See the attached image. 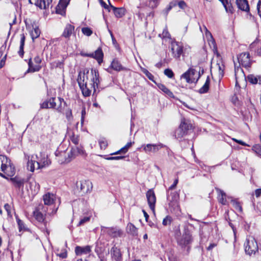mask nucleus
<instances>
[{"mask_svg":"<svg viewBox=\"0 0 261 261\" xmlns=\"http://www.w3.org/2000/svg\"><path fill=\"white\" fill-rule=\"evenodd\" d=\"M125 157L124 156H116L109 157L107 159L108 160H119L121 159H123Z\"/></svg>","mask_w":261,"mask_h":261,"instance_id":"nucleus-53","label":"nucleus"},{"mask_svg":"<svg viewBox=\"0 0 261 261\" xmlns=\"http://www.w3.org/2000/svg\"><path fill=\"white\" fill-rule=\"evenodd\" d=\"M177 5L182 10L185 9L187 7V4L184 1L178 2Z\"/></svg>","mask_w":261,"mask_h":261,"instance_id":"nucleus-52","label":"nucleus"},{"mask_svg":"<svg viewBox=\"0 0 261 261\" xmlns=\"http://www.w3.org/2000/svg\"><path fill=\"white\" fill-rule=\"evenodd\" d=\"M244 247L246 253L250 256L254 255L258 250L257 242L252 237L246 239Z\"/></svg>","mask_w":261,"mask_h":261,"instance_id":"nucleus-8","label":"nucleus"},{"mask_svg":"<svg viewBox=\"0 0 261 261\" xmlns=\"http://www.w3.org/2000/svg\"><path fill=\"white\" fill-rule=\"evenodd\" d=\"M40 30L38 27H36L35 28H33L30 33L32 40L34 41L35 39L38 38L40 36Z\"/></svg>","mask_w":261,"mask_h":261,"instance_id":"nucleus-33","label":"nucleus"},{"mask_svg":"<svg viewBox=\"0 0 261 261\" xmlns=\"http://www.w3.org/2000/svg\"><path fill=\"white\" fill-rule=\"evenodd\" d=\"M90 219V217H85L80 220L77 225L78 226L82 225L84 223L89 221Z\"/></svg>","mask_w":261,"mask_h":261,"instance_id":"nucleus-51","label":"nucleus"},{"mask_svg":"<svg viewBox=\"0 0 261 261\" xmlns=\"http://www.w3.org/2000/svg\"><path fill=\"white\" fill-rule=\"evenodd\" d=\"M236 3L239 9L243 11H249V6L247 0H236Z\"/></svg>","mask_w":261,"mask_h":261,"instance_id":"nucleus-23","label":"nucleus"},{"mask_svg":"<svg viewBox=\"0 0 261 261\" xmlns=\"http://www.w3.org/2000/svg\"><path fill=\"white\" fill-rule=\"evenodd\" d=\"M231 203H232L233 207L236 208V210H238L240 212L242 211V206L239 202H238L236 200H232Z\"/></svg>","mask_w":261,"mask_h":261,"instance_id":"nucleus-44","label":"nucleus"},{"mask_svg":"<svg viewBox=\"0 0 261 261\" xmlns=\"http://www.w3.org/2000/svg\"><path fill=\"white\" fill-rule=\"evenodd\" d=\"M8 159L5 155H0V171L4 172L8 176H11L13 174V171L9 172L8 170ZM0 176L4 178H7L5 175L0 172Z\"/></svg>","mask_w":261,"mask_h":261,"instance_id":"nucleus-10","label":"nucleus"},{"mask_svg":"<svg viewBox=\"0 0 261 261\" xmlns=\"http://www.w3.org/2000/svg\"><path fill=\"white\" fill-rule=\"evenodd\" d=\"M184 46L181 42L172 41L171 43L172 55L176 60H180L181 56H184Z\"/></svg>","mask_w":261,"mask_h":261,"instance_id":"nucleus-9","label":"nucleus"},{"mask_svg":"<svg viewBox=\"0 0 261 261\" xmlns=\"http://www.w3.org/2000/svg\"><path fill=\"white\" fill-rule=\"evenodd\" d=\"M210 77L209 76H207L204 84L200 89H199L198 91L199 93L200 94H203L207 92L210 87Z\"/></svg>","mask_w":261,"mask_h":261,"instance_id":"nucleus-29","label":"nucleus"},{"mask_svg":"<svg viewBox=\"0 0 261 261\" xmlns=\"http://www.w3.org/2000/svg\"><path fill=\"white\" fill-rule=\"evenodd\" d=\"M252 150L257 154L261 156V145L255 144L252 147Z\"/></svg>","mask_w":261,"mask_h":261,"instance_id":"nucleus-43","label":"nucleus"},{"mask_svg":"<svg viewBox=\"0 0 261 261\" xmlns=\"http://www.w3.org/2000/svg\"><path fill=\"white\" fill-rule=\"evenodd\" d=\"M178 178H176L174 181L173 184L169 188L168 191H170V190H172L173 189H174L176 188V185L178 184Z\"/></svg>","mask_w":261,"mask_h":261,"instance_id":"nucleus-56","label":"nucleus"},{"mask_svg":"<svg viewBox=\"0 0 261 261\" xmlns=\"http://www.w3.org/2000/svg\"><path fill=\"white\" fill-rule=\"evenodd\" d=\"M142 72L145 74V75L151 81H153L154 76L149 72L147 69H143Z\"/></svg>","mask_w":261,"mask_h":261,"instance_id":"nucleus-45","label":"nucleus"},{"mask_svg":"<svg viewBox=\"0 0 261 261\" xmlns=\"http://www.w3.org/2000/svg\"><path fill=\"white\" fill-rule=\"evenodd\" d=\"M65 115L66 118L68 121H71L72 119V115L71 110L70 109H67L66 111Z\"/></svg>","mask_w":261,"mask_h":261,"instance_id":"nucleus-48","label":"nucleus"},{"mask_svg":"<svg viewBox=\"0 0 261 261\" xmlns=\"http://www.w3.org/2000/svg\"><path fill=\"white\" fill-rule=\"evenodd\" d=\"M255 195L256 197H259L261 196V188L255 190Z\"/></svg>","mask_w":261,"mask_h":261,"instance_id":"nucleus-59","label":"nucleus"},{"mask_svg":"<svg viewBox=\"0 0 261 261\" xmlns=\"http://www.w3.org/2000/svg\"><path fill=\"white\" fill-rule=\"evenodd\" d=\"M4 208L5 210L7 212L8 215H10L11 214V206L10 205L7 203L4 205Z\"/></svg>","mask_w":261,"mask_h":261,"instance_id":"nucleus-58","label":"nucleus"},{"mask_svg":"<svg viewBox=\"0 0 261 261\" xmlns=\"http://www.w3.org/2000/svg\"><path fill=\"white\" fill-rule=\"evenodd\" d=\"M44 204L43 205H46L48 207V211L51 210V212H48V214L49 215L56 214L58 208H54V203L55 200V196L53 194L47 193L43 195V197Z\"/></svg>","mask_w":261,"mask_h":261,"instance_id":"nucleus-7","label":"nucleus"},{"mask_svg":"<svg viewBox=\"0 0 261 261\" xmlns=\"http://www.w3.org/2000/svg\"><path fill=\"white\" fill-rule=\"evenodd\" d=\"M231 0L228 1V4H224L223 6L224 7L227 12L232 13L234 10L231 3Z\"/></svg>","mask_w":261,"mask_h":261,"instance_id":"nucleus-37","label":"nucleus"},{"mask_svg":"<svg viewBox=\"0 0 261 261\" xmlns=\"http://www.w3.org/2000/svg\"><path fill=\"white\" fill-rule=\"evenodd\" d=\"M219 69V74L221 76L223 75V66L222 65L221 66L218 64Z\"/></svg>","mask_w":261,"mask_h":261,"instance_id":"nucleus-60","label":"nucleus"},{"mask_svg":"<svg viewBox=\"0 0 261 261\" xmlns=\"http://www.w3.org/2000/svg\"><path fill=\"white\" fill-rule=\"evenodd\" d=\"M159 0H148V6L152 9L156 8L159 4Z\"/></svg>","mask_w":261,"mask_h":261,"instance_id":"nucleus-42","label":"nucleus"},{"mask_svg":"<svg viewBox=\"0 0 261 261\" xmlns=\"http://www.w3.org/2000/svg\"><path fill=\"white\" fill-rule=\"evenodd\" d=\"M16 221L17 224L18 225L19 230V231L22 230H25L27 229L25 225L22 221L19 219L17 217H16Z\"/></svg>","mask_w":261,"mask_h":261,"instance_id":"nucleus-38","label":"nucleus"},{"mask_svg":"<svg viewBox=\"0 0 261 261\" xmlns=\"http://www.w3.org/2000/svg\"><path fill=\"white\" fill-rule=\"evenodd\" d=\"M192 128V124L185 119H182L180 125L175 131V138L179 141H181L182 138L186 136L188 132Z\"/></svg>","mask_w":261,"mask_h":261,"instance_id":"nucleus-4","label":"nucleus"},{"mask_svg":"<svg viewBox=\"0 0 261 261\" xmlns=\"http://www.w3.org/2000/svg\"><path fill=\"white\" fill-rule=\"evenodd\" d=\"M80 186L81 191L84 194L91 191L92 189V184L90 180L80 181L77 182L76 186L78 188Z\"/></svg>","mask_w":261,"mask_h":261,"instance_id":"nucleus-16","label":"nucleus"},{"mask_svg":"<svg viewBox=\"0 0 261 261\" xmlns=\"http://www.w3.org/2000/svg\"><path fill=\"white\" fill-rule=\"evenodd\" d=\"M62 102L64 105H66L63 98L58 97L57 99L55 97H51L48 100L44 101L41 104V108L42 109H55L59 112L62 111Z\"/></svg>","mask_w":261,"mask_h":261,"instance_id":"nucleus-3","label":"nucleus"},{"mask_svg":"<svg viewBox=\"0 0 261 261\" xmlns=\"http://www.w3.org/2000/svg\"><path fill=\"white\" fill-rule=\"evenodd\" d=\"M159 36L162 38L163 39L170 38V35L169 33L168 32L167 29L166 28L163 30L162 34L159 35Z\"/></svg>","mask_w":261,"mask_h":261,"instance_id":"nucleus-41","label":"nucleus"},{"mask_svg":"<svg viewBox=\"0 0 261 261\" xmlns=\"http://www.w3.org/2000/svg\"><path fill=\"white\" fill-rule=\"evenodd\" d=\"M111 255L112 258L116 261L122 260V254L120 252V249L116 247L115 246L113 247L111 249Z\"/></svg>","mask_w":261,"mask_h":261,"instance_id":"nucleus-19","label":"nucleus"},{"mask_svg":"<svg viewBox=\"0 0 261 261\" xmlns=\"http://www.w3.org/2000/svg\"><path fill=\"white\" fill-rule=\"evenodd\" d=\"M200 76V71L198 72L195 69L190 68L181 75V78L185 79L188 83H197Z\"/></svg>","mask_w":261,"mask_h":261,"instance_id":"nucleus-6","label":"nucleus"},{"mask_svg":"<svg viewBox=\"0 0 261 261\" xmlns=\"http://www.w3.org/2000/svg\"><path fill=\"white\" fill-rule=\"evenodd\" d=\"M84 153V150L82 147L76 146L75 147L72 148L70 153L69 154V156L71 158H74L79 154H83Z\"/></svg>","mask_w":261,"mask_h":261,"instance_id":"nucleus-27","label":"nucleus"},{"mask_svg":"<svg viewBox=\"0 0 261 261\" xmlns=\"http://www.w3.org/2000/svg\"><path fill=\"white\" fill-rule=\"evenodd\" d=\"M239 71H240L241 72H243V70L242 69H241V68L240 67H236V66H235V75L236 76H237V74L239 72Z\"/></svg>","mask_w":261,"mask_h":261,"instance_id":"nucleus-61","label":"nucleus"},{"mask_svg":"<svg viewBox=\"0 0 261 261\" xmlns=\"http://www.w3.org/2000/svg\"><path fill=\"white\" fill-rule=\"evenodd\" d=\"M146 196L149 206L151 211L154 212L156 202V197L153 189H151L148 190L146 192Z\"/></svg>","mask_w":261,"mask_h":261,"instance_id":"nucleus-15","label":"nucleus"},{"mask_svg":"<svg viewBox=\"0 0 261 261\" xmlns=\"http://www.w3.org/2000/svg\"><path fill=\"white\" fill-rule=\"evenodd\" d=\"M34 61L36 63L35 65H33L31 59H30L28 63L29 69L28 72H34L38 71L41 69V66L40 65L42 61L41 58L39 56H37L34 58Z\"/></svg>","mask_w":261,"mask_h":261,"instance_id":"nucleus-14","label":"nucleus"},{"mask_svg":"<svg viewBox=\"0 0 261 261\" xmlns=\"http://www.w3.org/2000/svg\"><path fill=\"white\" fill-rule=\"evenodd\" d=\"M164 74L169 78H172L174 76V73L170 69L167 68L164 70Z\"/></svg>","mask_w":261,"mask_h":261,"instance_id":"nucleus-46","label":"nucleus"},{"mask_svg":"<svg viewBox=\"0 0 261 261\" xmlns=\"http://www.w3.org/2000/svg\"><path fill=\"white\" fill-rule=\"evenodd\" d=\"M48 212L50 211H48L47 206L40 203L36 207L33 212V215L37 221L39 222H43L45 224V216Z\"/></svg>","mask_w":261,"mask_h":261,"instance_id":"nucleus-5","label":"nucleus"},{"mask_svg":"<svg viewBox=\"0 0 261 261\" xmlns=\"http://www.w3.org/2000/svg\"><path fill=\"white\" fill-rule=\"evenodd\" d=\"M215 246H216V244L215 243H211L207 248V249L208 250H211L213 249V248H214Z\"/></svg>","mask_w":261,"mask_h":261,"instance_id":"nucleus-64","label":"nucleus"},{"mask_svg":"<svg viewBox=\"0 0 261 261\" xmlns=\"http://www.w3.org/2000/svg\"><path fill=\"white\" fill-rule=\"evenodd\" d=\"M74 30V27L70 24H66L64 30L62 34V36L66 38H69Z\"/></svg>","mask_w":261,"mask_h":261,"instance_id":"nucleus-24","label":"nucleus"},{"mask_svg":"<svg viewBox=\"0 0 261 261\" xmlns=\"http://www.w3.org/2000/svg\"><path fill=\"white\" fill-rule=\"evenodd\" d=\"M37 159L36 169H39L48 166L50 161L48 159L47 155L45 153H40L39 155H36Z\"/></svg>","mask_w":261,"mask_h":261,"instance_id":"nucleus-12","label":"nucleus"},{"mask_svg":"<svg viewBox=\"0 0 261 261\" xmlns=\"http://www.w3.org/2000/svg\"><path fill=\"white\" fill-rule=\"evenodd\" d=\"M246 80L252 84H261V75H254L249 74L246 77Z\"/></svg>","mask_w":261,"mask_h":261,"instance_id":"nucleus-26","label":"nucleus"},{"mask_svg":"<svg viewBox=\"0 0 261 261\" xmlns=\"http://www.w3.org/2000/svg\"><path fill=\"white\" fill-rule=\"evenodd\" d=\"M53 0H29V2L35 4L40 9H46L51 3Z\"/></svg>","mask_w":261,"mask_h":261,"instance_id":"nucleus-17","label":"nucleus"},{"mask_svg":"<svg viewBox=\"0 0 261 261\" xmlns=\"http://www.w3.org/2000/svg\"><path fill=\"white\" fill-rule=\"evenodd\" d=\"M165 146L164 145L161 143L147 144L142 145L141 146V148L143 149L145 153L149 154L150 153H155L157 152L159 149L164 147Z\"/></svg>","mask_w":261,"mask_h":261,"instance_id":"nucleus-13","label":"nucleus"},{"mask_svg":"<svg viewBox=\"0 0 261 261\" xmlns=\"http://www.w3.org/2000/svg\"><path fill=\"white\" fill-rule=\"evenodd\" d=\"M99 144L101 148H105L107 146V143L104 140H100Z\"/></svg>","mask_w":261,"mask_h":261,"instance_id":"nucleus-57","label":"nucleus"},{"mask_svg":"<svg viewBox=\"0 0 261 261\" xmlns=\"http://www.w3.org/2000/svg\"><path fill=\"white\" fill-rule=\"evenodd\" d=\"M111 67L112 69L117 71H126L127 70L126 67H123L121 65L120 62L117 59H114L112 61L111 64Z\"/></svg>","mask_w":261,"mask_h":261,"instance_id":"nucleus-20","label":"nucleus"},{"mask_svg":"<svg viewBox=\"0 0 261 261\" xmlns=\"http://www.w3.org/2000/svg\"><path fill=\"white\" fill-rule=\"evenodd\" d=\"M86 114V109L83 108L81 112V123L83 124L84 121V118Z\"/></svg>","mask_w":261,"mask_h":261,"instance_id":"nucleus-54","label":"nucleus"},{"mask_svg":"<svg viewBox=\"0 0 261 261\" xmlns=\"http://www.w3.org/2000/svg\"><path fill=\"white\" fill-rule=\"evenodd\" d=\"M108 232L109 235L113 237H117V236H119L120 233L119 230L113 228H109Z\"/></svg>","mask_w":261,"mask_h":261,"instance_id":"nucleus-36","label":"nucleus"},{"mask_svg":"<svg viewBox=\"0 0 261 261\" xmlns=\"http://www.w3.org/2000/svg\"><path fill=\"white\" fill-rule=\"evenodd\" d=\"M78 84L85 97L89 96L92 91H96V87H98L99 83V73L97 70L92 69L89 72L88 70L83 72H80L77 79Z\"/></svg>","mask_w":261,"mask_h":261,"instance_id":"nucleus-1","label":"nucleus"},{"mask_svg":"<svg viewBox=\"0 0 261 261\" xmlns=\"http://www.w3.org/2000/svg\"><path fill=\"white\" fill-rule=\"evenodd\" d=\"M34 186H35V188H36V189L35 190V193H37L39 190L40 186L38 183L35 182Z\"/></svg>","mask_w":261,"mask_h":261,"instance_id":"nucleus-62","label":"nucleus"},{"mask_svg":"<svg viewBox=\"0 0 261 261\" xmlns=\"http://www.w3.org/2000/svg\"><path fill=\"white\" fill-rule=\"evenodd\" d=\"M36 161L35 160L32 159L28 160L27 164V169L28 170L34 172L35 169H36Z\"/></svg>","mask_w":261,"mask_h":261,"instance_id":"nucleus-32","label":"nucleus"},{"mask_svg":"<svg viewBox=\"0 0 261 261\" xmlns=\"http://www.w3.org/2000/svg\"><path fill=\"white\" fill-rule=\"evenodd\" d=\"M91 251V247L87 245L85 247L76 246L75 248V252L77 255L83 254H88Z\"/></svg>","mask_w":261,"mask_h":261,"instance_id":"nucleus-22","label":"nucleus"},{"mask_svg":"<svg viewBox=\"0 0 261 261\" xmlns=\"http://www.w3.org/2000/svg\"><path fill=\"white\" fill-rule=\"evenodd\" d=\"M10 180L15 187L18 188L23 187L25 181L24 178H21L20 176H16L14 177L11 178Z\"/></svg>","mask_w":261,"mask_h":261,"instance_id":"nucleus-21","label":"nucleus"},{"mask_svg":"<svg viewBox=\"0 0 261 261\" xmlns=\"http://www.w3.org/2000/svg\"><path fill=\"white\" fill-rule=\"evenodd\" d=\"M82 32L87 36H90L93 33L92 30L88 27L83 28L82 29Z\"/></svg>","mask_w":261,"mask_h":261,"instance_id":"nucleus-40","label":"nucleus"},{"mask_svg":"<svg viewBox=\"0 0 261 261\" xmlns=\"http://www.w3.org/2000/svg\"><path fill=\"white\" fill-rule=\"evenodd\" d=\"M110 7L117 18H121L124 15L125 9L124 8H116L111 5H110Z\"/></svg>","mask_w":261,"mask_h":261,"instance_id":"nucleus-25","label":"nucleus"},{"mask_svg":"<svg viewBox=\"0 0 261 261\" xmlns=\"http://www.w3.org/2000/svg\"><path fill=\"white\" fill-rule=\"evenodd\" d=\"M132 143H133L131 142H128L123 147L121 148L120 150L113 153L112 154H117L121 153H126L128 151L129 148L132 145Z\"/></svg>","mask_w":261,"mask_h":261,"instance_id":"nucleus-34","label":"nucleus"},{"mask_svg":"<svg viewBox=\"0 0 261 261\" xmlns=\"http://www.w3.org/2000/svg\"><path fill=\"white\" fill-rule=\"evenodd\" d=\"M126 230L128 233L133 236H138V229L132 223H129L126 226Z\"/></svg>","mask_w":261,"mask_h":261,"instance_id":"nucleus-28","label":"nucleus"},{"mask_svg":"<svg viewBox=\"0 0 261 261\" xmlns=\"http://www.w3.org/2000/svg\"><path fill=\"white\" fill-rule=\"evenodd\" d=\"M178 198V195L176 192H170L169 194V191L168 190V193L167 195V199L168 201L172 202L174 200H176Z\"/></svg>","mask_w":261,"mask_h":261,"instance_id":"nucleus-35","label":"nucleus"},{"mask_svg":"<svg viewBox=\"0 0 261 261\" xmlns=\"http://www.w3.org/2000/svg\"><path fill=\"white\" fill-rule=\"evenodd\" d=\"M257 11L259 16L261 18V1L259 0L257 5Z\"/></svg>","mask_w":261,"mask_h":261,"instance_id":"nucleus-55","label":"nucleus"},{"mask_svg":"<svg viewBox=\"0 0 261 261\" xmlns=\"http://www.w3.org/2000/svg\"><path fill=\"white\" fill-rule=\"evenodd\" d=\"M70 140L73 144L76 145L78 144L79 141V136L73 135L70 137Z\"/></svg>","mask_w":261,"mask_h":261,"instance_id":"nucleus-50","label":"nucleus"},{"mask_svg":"<svg viewBox=\"0 0 261 261\" xmlns=\"http://www.w3.org/2000/svg\"><path fill=\"white\" fill-rule=\"evenodd\" d=\"M169 5L172 7H174L175 6H176L177 5H178V2L176 1H172V2H171L170 3H169Z\"/></svg>","mask_w":261,"mask_h":261,"instance_id":"nucleus-63","label":"nucleus"},{"mask_svg":"<svg viewBox=\"0 0 261 261\" xmlns=\"http://www.w3.org/2000/svg\"><path fill=\"white\" fill-rule=\"evenodd\" d=\"M180 234V230L176 233V240L178 245L182 249L186 251L188 253L191 249V245L193 242V239L192 233L187 226H184V232L182 236L178 235Z\"/></svg>","mask_w":261,"mask_h":261,"instance_id":"nucleus-2","label":"nucleus"},{"mask_svg":"<svg viewBox=\"0 0 261 261\" xmlns=\"http://www.w3.org/2000/svg\"><path fill=\"white\" fill-rule=\"evenodd\" d=\"M99 2L100 3L101 6L103 7L105 9H107L109 12L111 11V8L110 5H108L107 4L103 2L102 0H99ZM110 5L111 4L109 3Z\"/></svg>","mask_w":261,"mask_h":261,"instance_id":"nucleus-49","label":"nucleus"},{"mask_svg":"<svg viewBox=\"0 0 261 261\" xmlns=\"http://www.w3.org/2000/svg\"><path fill=\"white\" fill-rule=\"evenodd\" d=\"M238 61L243 67L248 68L251 66L252 61L250 60V56L249 53H242L237 57Z\"/></svg>","mask_w":261,"mask_h":261,"instance_id":"nucleus-11","label":"nucleus"},{"mask_svg":"<svg viewBox=\"0 0 261 261\" xmlns=\"http://www.w3.org/2000/svg\"><path fill=\"white\" fill-rule=\"evenodd\" d=\"M84 56L86 57H90L95 59L99 64L102 61L103 54L101 49H97L94 53L91 54H85Z\"/></svg>","mask_w":261,"mask_h":261,"instance_id":"nucleus-18","label":"nucleus"},{"mask_svg":"<svg viewBox=\"0 0 261 261\" xmlns=\"http://www.w3.org/2000/svg\"><path fill=\"white\" fill-rule=\"evenodd\" d=\"M221 197L219 198V202L223 205L226 204V194L222 190H219Z\"/></svg>","mask_w":261,"mask_h":261,"instance_id":"nucleus-39","label":"nucleus"},{"mask_svg":"<svg viewBox=\"0 0 261 261\" xmlns=\"http://www.w3.org/2000/svg\"><path fill=\"white\" fill-rule=\"evenodd\" d=\"M171 217L168 216L163 219L162 224L164 226H167L168 225H169L171 223Z\"/></svg>","mask_w":261,"mask_h":261,"instance_id":"nucleus-47","label":"nucleus"},{"mask_svg":"<svg viewBox=\"0 0 261 261\" xmlns=\"http://www.w3.org/2000/svg\"><path fill=\"white\" fill-rule=\"evenodd\" d=\"M25 37L23 34L21 35L19 50L18 51V55L22 57L24 54L23 48L24 45Z\"/></svg>","mask_w":261,"mask_h":261,"instance_id":"nucleus-30","label":"nucleus"},{"mask_svg":"<svg viewBox=\"0 0 261 261\" xmlns=\"http://www.w3.org/2000/svg\"><path fill=\"white\" fill-rule=\"evenodd\" d=\"M158 87L162 90L163 92H164L165 93L167 94L168 96H169L171 97H173V93L169 90L164 84L161 83H159L157 84Z\"/></svg>","mask_w":261,"mask_h":261,"instance_id":"nucleus-31","label":"nucleus"}]
</instances>
